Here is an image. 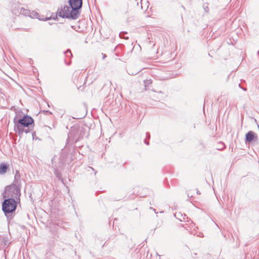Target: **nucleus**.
Segmentation results:
<instances>
[{"instance_id":"nucleus-1","label":"nucleus","mask_w":259,"mask_h":259,"mask_svg":"<svg viewBox=\"0 0 259 259\" xmlns=\"http://www.w3.org/2000/svg\"><path fill=\"white\" fill-rule=\"evenodd\" d=\"M69 6H64L58 10L57 14L62 18L76 19L80 15L79 10L82 7V0H69Z\"/></svg>"},{"instance_id":"nucleus-2","label":"nucleus","mask_w":259,"mask_h":259,"mask_svg":"<svg viewBox=\"0 0 259 259\" xmlns=\"http://www.w3.org/2000/svg\"><path fill=\"white\" fill-rule=\"evenodd\" d=\"M33 119L30 116L25 115L22 118L16 119V118L14 119V122L15 123V128H17V132L19 134H22L23 132L26 133H28L27 130H24L23 127H28L29 125L33 124Z\"/></svg>"},{"instance_id":"nucleus-3","label":"nucleus","mask_w":259,"mask_h":259,"mask_svg":"<svg viewBox=\"0 0 259 259\" xmlns=\"http://www.w3.org/2000/svg\"><path fill=\"white\" fill-rule=\"evenodd\" d=\"M4 198H17L20 195V188L18 184H12L6 187L3 193Z\"/></svg>"},{"instance_id":"nucleus-4","label":"nucleus","mask_w":259,"mask_h":259,"mask_svg":"<svg viewBox=\"0 0 259 259\" xmlns=\"http://www.w3.org/2000/svg\"><path fill=\"white\" fill-rule=\"evenodd\" d=\"M17 207V202L14 198L6 199L2 204V209L6 215L14 211Z\"/></svg>"},{"instance_id":"nucleus-5","label":"nucleus","mask_w":259,"mask_h":259,"mask_svg":"<svg viewBox=\"0 0 259 259\" xmlns=\"http://www.w3.org/2000/svg\"><path fill=\"white\" fill-rule=\"evenodd\" d=\"M12 11L15 15L23 14L26 16V10L24 8L21 7L20 4H14L12 7Z\"/></svg>"},{"instance_id":"nucleus-6","label":"nucleus","mask_w":259,"mask_h":259,"mask_svg":"<svg viewBox=\"0 0 259 259\" xmlns=\"http://www.w3.org/2000/svg\"><path fill=\"white\" fill-rule=\"evenodd\" d=\"M25 13H26V15H28L31 18H38L39 20H46L49 19L48 18H46L45 19L39 18L38 13H37V12H34V11L30 12L28 10H26Z\"/></svg>"},{"instance_id":"nucleus-7","label":"nucleus","mask_w":259,"mask_h":259,"mask_svg":"<svg viewBox=\"0 0 259 259\" xmlns=\"http://www.w3.org/2000/svg\"><path fill=\"white\" fill-rule=\"evenodd\" d=\"M255 138V134L252 131H249L245 136V142L250 143Z\"/></svg>"},{"instance_id":"nucleus-8","label":"nucleus","mask_w":259,"mask_h":259,"mask_svg":"<svg viewBox=\"0 0 259 259\" xmlns=\"http://www.w3.org/2000/svg\"><path fill=\"white\" fill-rule=\"evenodd\" d=\"M8 167L5 164H1L0 165V174H4L7 172Z\"/></svg>"},{"instance_id":"nucleus-9","label":"nucleus","mask_w":259,"mask_h":259,"mask_svg":"<svg viewBox=\"0 0 259 259\" xmlns=\"http://www.w3.org/2000/svg\"><path fill=\"white\" fill-rule=\"evenodd\" d=\"M152 83V80L151 79H147L144 81V84L145 89L147 90V88L148 87L149 85Z\"/></svg>"},{"instance_id":"nucleus-10","label":"nucleus","mask_w":259,"mask_h":259,"mask_svg":"<svg viewBox=\"0 0 259 259\" xmlns=\"http://www.w3.org/2000/svg\"><path fill=\"white\" fill-rule=\"evenodd\" d=\"M225 148V145L222 142H220L218 143V147H217V149L219 150H222Z\"/></svg>"},{"instance_id":"nucleus-11","label":"nucleus","mask_w":259,"mask_h":259,"mask_svg":"<svg viewBox=\"0 0 259 259\" xmlns=\"http://www.w3.org/2000/svg\"><path fill=\"white\" fill-rule=\"evenodd\" d=\"M65 53L66 54V55L67 57H72V54L71 53V51H70V50L69 49L67 50L65 52Z\"/></svg>"},{"instance_id":"nucleus-12","label":"nucleus","mask_w":259,"mask_h":259,"mask_svg":"<svg viewBox=\"0 0 259 259\" xmlns=\"http://www.w3.org/2000/svg\"><path fill=\"white\" fill-rule=\"evenodd\" d=\"M146 135H147V137L149 139L150 138V134L149 133H147L146 134Z\"/></svg>"},{"instance_id":"nucleus-13","label":"nucleus","mask_w":259,"mask_h":259,"mask_svg":"<svg viewBox=\"0 0 259 259\" xmlns=\"http://www.w3.org/2000/svg\"><path fill=\"white\" fill-rule=\"evenodd\" d=\"M145 143L147 144V145H148L149 144V143L147 142V141H146V140H145Z\"/></svg>"},{"instance_id":"nucleus-14","label":"nucleus","mask_w":259,"mask_h":259,"mask_svg":"<svg viewBox=\"0 0 259 259\" xmlns=\"http://www.w3.org/2000/svg\"><path fill=\"white\" fill-rule=\"evenodd\" d=\"M18 177V175H15V179H17Z\"/></svg>"},{"instance_id":"nucleus-15","label":"nucleus","mask_w":259,"mask_h":259,"mask_svg":"<svg viewBox=\"0 0 259 259\" xmlns=\"http://www.w3.org/2000/svg\"><path fill=\"white\" fill-rule=\"evenodd\" d=\"M71 27L73 28V26H71Z\"/></svg>"},{"instance_id":"nucleus-16","label":"nucleus","mask_w":259,"mask_h":259,"mask_svg":"<svg viewBox=\"0 0 259 259\" xmlns=\"http://www.w3.org/2000/svg\"><path fill=\"white\" fill-rule=\"evenodd\" d=\"M258 53H259V51H258Z\"/></svg>"}]
</instances>
